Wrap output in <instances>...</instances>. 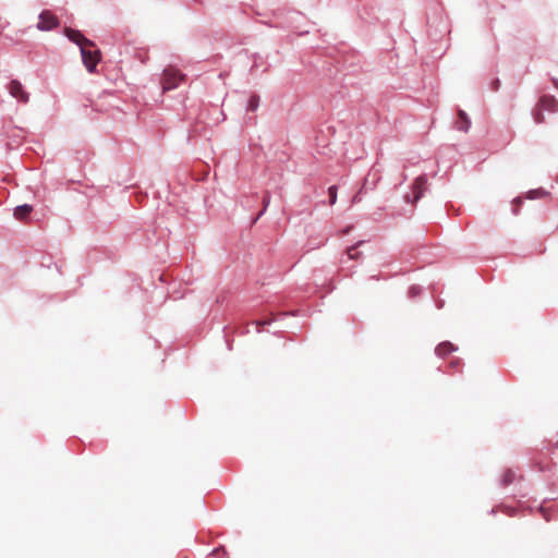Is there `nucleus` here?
I'll list each match as a JSON object with an SVG mask.
<instances>
[{"label":"nucleus","mask_w":558,"mask_h":558,"mask_svg":"<svg viewBox=\"0 0 558 558\" xmlns=\"http://www.w3.org/2000/svg\"><path fill=\"white\" fill-rule=\"evenodd\" d=\"M185 80V75L173 66L165 69L161 80V86L163 92H168L177 88L181 82Z\"/></svg>","instance_id":"obj_1"},{"label":"nucleus","mask_w":558,"mask_h":558,"mask_svg":"<svg viewBox=\"0 0 558 558\" xmlns=\"http://www.w3.org/2000/svg\"><path fill=\"white\" fill-rule=\"evenodd\" d=\"M81 54L87 71L90 73L94 72L100 61V50L97 49L93 43V45L83 46V48H81Z\"/></svg>","instance_id":"obj_2"},{"label":"nucleus","mask_w":558,"mask_h":558,"mask_svg":"<svg viewBox=\"0 0 558 558\" xmlns=\"http://www.w3.org/2000/svg\"><path fill=\"white\" fill-rule=\"evenodd\" d=\"M427 187V179L425 175H420L415 179L412 186V194L405 195V201L409 203H416L424 194Z\"/></svg>","instance_id":"obj_3"},{"label":"nucleus","mask_w":558,"mask_h":558,"mask_svg":"<svg viewBox=\"0 0 558 558\" xmlns=\"http://www.w3.org/2000/svg\"><path fill=\"white\" fill-rule=\"evenodd\" d=\"M10 95L19 101L26 104L29 100L28 93L24 89L22 83L17 80H12L8 85Z\"/></svg>","instance_id":"obj_4"},{"label":"nucleus","mask_w":558,"mask_h":558,"mask_svg":"<svg viewBox=\"0 0 558 558\" xmlns=\"http://www.w3.org/2000/svg\"><path fill=\"white\" fill-rule=\"evenodd\" d=\"M59 24L58 17L50 11H44L39 15V22L37 27L40 31H50L57 27Z\"/></svg>","instance_id":"obj_5"},{"label":"nucleus","mask_w":558,"mask_h":558,"mask_svg":"<svg viewBox=\"0 0 558 558\" xmlns=\"http://www.w3.org/2000/svg\"><path fill=\"white\" fill-rule=\"evenodd\" d=\"M65 35L71 41L80 46V49L83 48V46L93 45V41L84 37V35L78 31L66 28Z\"/></svg>","instance_id":"obj_6"},{"label":"nucleus","mask_w":558,"mask_h":558,"mask_svg":"<svg viewBox=\"0 0 558 558\" xmlns=\"http://www.w3.org/2000/svg\"><path fill=\"white\" fill-rule=\"evenodd\" d=\"M538 108L541 110H547L549 112H556L558 110V101L554 96L545 95L538 101Z\"/></svg>","instance_id":"obj_7"},{"label":"nucleus","mask_w":558,"mask_h":558,"mask_svg":"<svg viewBox=\"0 0 558 558\" xmlns=\"http://www.w3.org/2000/svg\"><path fill=\"white\" fill-rule=\"evenodd\" d=\"M471 125V121L468 114L463 110H458V120L456 121V128L459 131L466 132Z\"/></svg>","instance_id":"obj_8"},{"label":"nucleus","mask_w":558,"mask_h":558,"mask_svg":"<svg viewBox=\"0 0 558 558\" xmlns=\"http://www.w3.org/2000/svg\"><path fill=\"white\" fill-rule=\"evenodd\" d=\"M453 351H456V347L449 341L441 342L436 348L437 355H439L441 357L448 355L449 353H451Z\"/></svg>","instance_id":"obj_9"},{"label":"nucleus","mask_w":558,"mask_h":558,"mask_svg":"<svg viewBox=\"0 0 558 558\" xmlns=\"http://www.w3.org/2000/svg\"><path fill=\"white\" fill-rule=\"evenodd\" d=\"M32 209L29 205L17 206L14 210V216L16 219L23 220L32 213Z\"/></svg>","instance_id":"obj_10"},{"label":"nucleus","mask_w":558,"mask_h":558,"mask_svg":"<svg viewBox=\"0 0 558 558\" xmlns=\"http://www.w3.org/2000/svg\"><path fill=\"white\" fill-rule=\"evenodd\" d=\"M514 478H515L514 471L511 469H508L502 473L501 482L504 485H509L514 481Z\"/></svg>","instance_id":"obj_11"},{"label":"nucleus","mask_w":558,"mask_h":558,"mask_svg":"<svg viewBox=\"0 0 558 558\" xmlns=\"http://www.w3.org/2000/svg\"><path fill=\"white\" fill-rule=\"evenodd\" d=\"M258 105H259V97L256 95H253V96H251V98L248 100L247 109L251 111H255L258 108Z\"/></svg>","instance_id":"obj_12"},{"label":"nucleus","mask_w":558,"mask_h":558,"mask_svg":"<svg viewBox=\"0 0 558 558\" xmlns=\"http://www.w3.org/2000/svg\"><path fill=\"white\" fill-rule=\"evenodd\" d=\"M329 194V203L330 205H335L337 202V186L332 185L328 189Z\"/></svg>","instance_id":"obj_13"},{"label":"nucleus","mask_w":558,"mask_h":558,"mask_svg":"<svg viewBox=\"0 0 558 558\" xmlns=\"http://www.w3.org/2000/svg\"><path fill=\"white\" fill-rule=\"evenodd\" d=\"M348 256L350 259H357L360 257V252L356 251V246H351L347 250Z\"/></svg>","instance_id":"obj_14"},{"label":"nucleus","mask_w":558,"mask_h":558,"mask_svg":"<svg viewBox=\"0 0 558 558\" xmlns=\"http://www.w3.org/2000/svg\"><path fill=\"white\" fill-rule=\"evenodd\" d=\"M210 556L211 558H228L227 551L223 548L215 549Z\"/></svg>","instance_id":"obj_15"},{"label":"nucleus","mask_w":558,"mask_h":558,"mask_svg":"<svg viewBox=\"0 0 558 558\" xmlns=\"http://www.w3.org/2000/svg\"><path fill=\"white\" fill-rule=\"evenodd\" d=\"M543 110H541L539 108H537V110L535 111L534 113V121L536 123H543L545 121V118H544V114L542 112Z\"/></svg>","instance_id":"obj_16"},{"label":"nucleus","mask_w":558,"mask_h":558,"mask_svg":"<svg viewBox=\"0 0 558 558\" xmlns=\"http://www.w3.org/2000/svg\"><path fill=\"white\" fill-rule=\"evenodd\" d=\"M547 193L545 191H542V190H536V191H531L529 193V197L530 198H535V197H538V196H545Z\"/></svg>","instance_id":"obj_17"},{"label":"nucleus","mask_w":558,"mask_h":558,"mask_svg":"<svg viewBox=\"0 0 558 558\" xmlns=\"http://www.w3.org/2000/svg\"><path fill=\"white\" fill-rule=\"evenodd\" d=\"M270 322H271L270 319H262V320H256L255 324L257 327H262V326L269 325Z\"/></svg>","instance_id":"obj_18"},{"label":"nucleus","mask_w":558,"mask_h":558,"mask_svg":"<svg viewBox=\"0 0 558 558\" xmlns=\"http://www.w3.org/2000/svg\"><path fill=\"white\" fill-rule=\"evenodd\" d=\"M268 203H269L268 197H265V198H264V206H265V208L267 207Z\"/></svg>","instance_id":"obj_19"}]
</instances>
